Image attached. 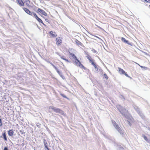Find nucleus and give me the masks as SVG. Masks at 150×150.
<instances>
[{
	"label": "nucleus",
	"instance_id": "f257e3e1",
	"mask_svg": "<svg viewBox=\"0 0 150 150\" xmlns=\"http://www.w3.org/2000/svg\"><path fill=\"white\" fill-rule=\"evenodd\" d=\"M23 10L28 14L32 16L33 14L34 17L37 20L39 23H41L42 24L45 25L42 20L39 18L35 13L34 12L32 13L28 9L26 8H23Z\"/></svg>",
	"mask_w": 150,
	"mask_h": 150
},
{
	"label": "nucleus",
	"instance_id": "f03ea898",
	"mask_svg": "<svg viewBox=\"0 0 150 150\" xmlns=\"http://www.w3.org/2000/svg\"><path fill=\"white\" fill-rule=\"evenodd\" d=\"M86 57L87 58L89 61V62L91 63L95 68H97L96 65L95 63L94 62V61L91 57L88 54V53H86Z\"/></svg>",
	"mask_w": 150,
	"mask_h": 150
},
{
	"label": "nucleus",
	"instance_id": "7ed1b4c3",
	"mask_svg": "<svg viewBox=\"0 0 150 150\" xmlns=\"http://www.w3.org/2000/svg\"><path fill=\"white\" fill-rule=\"evenodd\" d=\"M75 64L77 66H78L81 68L85 69V67L81 64V62L77 59L75 60L74 62Z\"/></svg>",
	"mask_w": 150,
	"mask_h": 150
},
{
	"label": "nucleus",
	"instance_id": "20e7f679",
	"mask_svg": "<svg viewBox=\"0 0 150 150\" xmlns=\"http://www.w3.org/2000/svg\"><path fill=\"white\" fill-rule=\"evenodd\" d=\"M37 12L40 15V14H42L45 16H47V13H46L44 10L40 8H38L37 10Z\"/></svg>",
	"mask_w": 150,
	"mask_h": 150
},
{
	"label": "nucleus",
	"instance_id": "39448f33",
	"mask_svg": "<svg viewBox=\"0 0 150 150\" xmlns=\"http://www.w3.org/2000/svg\"><path fill=\"white\" fill-rule=\"evenodd\" d=\"M62 38L60 37L57 38L55 39L56 44L57 46H59L61 45L62 42Z\"/></svg>",
	"mask_w": 150,
	"mask_h": 150
},
{
	"label": "nucleus",
	"instance_id": "423d86ee",
	"mask_svg": "<svg viewBox=\"0 0 150 150\" xmlns=\"http://www.w3.org/2000/svg\"><path fill=\"white\" fill-rule=\"evenodd\" d=\"M118 72L120 74H124L127 77H129V76L123 69L120 67H118Z\"/></svg>",
	"mask_w": 150,
	"mask_h": 150
},
{
	"label": "nucleus",
	"instance_id": "0eeeda50",
	"mask_svg": "<svg viewBox=\"0 0 150 150\" xmlns=\"http://www.w3.org/2000/svg\"><path fill=\"white\" fill-rule=\"evenodd\" d=\"M115 129L120 133L121 134H122L123 133V130L117 124L114 127Z\"/></svg>",
	"mask_w": 150,
	"mask_h": 150
},
{
	"label": "nucleus",
	"instance_id": "6e6552de",
	"mask_svg": "<svg viewBox=\"0 0 150 150\" xmlns=\"http://www.w3.org/2000/svg\"><path fill=\"white\" fill-rule=\"evenodd\" d=\"M16 1L17 4L20 6H24V3L22 0H17Z\"/></svg>",
	"mask_w": 150,
	"mask_h": 150
},
{
	"label": "nucleus",
	"instance_id": "1a4fd4ad",
	"mask_svg": "<svg viewBox=\"0 0 150 150\" xmlns=\"http://www.w3.org/2000/svg\"><path fill=\"white\" fill-rule=\"evenodd\" d=\"M14 132L13 129H10L8 131V134L9 137H12L14 134Z\"/></svg>",
	"mask_w": 150,
	"mask_h": 150
},
{
	"label": "nucleus",
	"instance_id": "9d476101",
	"mask_svg": "<svg viewBox=\"0 0 150 150\" xmlns=\"http://www.w3.org/2000/svg\"><path fill=\"white\" fill-rule=\"evenodd\" d=\"M52 109L55 112L57 113H60L61 111H62L60 109L57 108H55L53 107L52 108Z\"/></svg>",
	"mask_w": 150,
	"mask_h": 150
},
{
	"label": "nucleus",
	"instance_id": "9b49d317",
	"mask_svg": "<svg viewBox=\"0 0 150 150\" xmlns=\"http://www.w3.org/2000/svg\"><path fill=\"white\" fill-rule=\"evenodd\" d=\"M49 33L52 37L55 38L57 36V35L55 32L51 31Z\"/></svg>",
	"mask_w": 150,
	"mask_h": 150
},
{
	"label": "nucleus",
	"instance_id": "f8f14e48",
	"mask_svg": "<svg viewBox=\"0 0 150 150\" xmlns=\"http://www.w3.org/2000/svg\"><path fill=\"white\" fill-rule=\"evenodd\" d=\"M24 2L25 5L28 6H30V2L29 0H23Z\"/></svg>",
	"mask_w": 150,
	"mask_h": 150
},
{
	"label": "nucleus",
	"instance_id": "ddd939ff",
	"mask_svg": "<svg viewBox=\"0 0 150 150\" xmlns=\"http://www.w3.org/2000/svg\"><path fill=\"white\" fill-rule=\"evenodd\" d=\"M121 40L122 42L124 43H127L128 45H130V43L129 42V41L128 40H126L125 38L123 37L121 38Z\"/></svg>",
	"mask_w": 150,
	"mask_h": 150
},
{
	"label": "nucleus",
	"instance_id": "4468645a",
	"mask_svg": "<svg viewBox=\"0 0 150 150\" xmlns=\"http://www.w3.org/2000/svg\"><path fill=\"white\" fill-rule=\"evenodd\" d=\"M4 139L5 141H6L7 140V137L6 135V132H4L2 134Z\"/></svg>",
	"mask_w": 150,
	"mask_h": 150
},
{
	"label": "nucleus",
	"instance_id": "2eb2a0df",
	"mask_svg": "<svg viewBox=\"0 0 150 150\" xmlns=\"http://www.w3.org/2000/svg\"><path fill=\"white\" fill-rule=\"evenodd\" d=\"M69 54L70 55V56L73 58V59H74V60L76 59H77V57L75 55V54H74L69 53Z\"/></svg>",
	"mask_w": 150,
	"mask_h": 150
},
{
	"label": "nucleus",
	"instance_id": "dca6fc26",
	"mask_svg": "<svg viewBox=\"0 0 150 150\" xmlns=\"http://www.w3.org/2000/svg\"><path fill=\"white\" fill-rule=\"evenodd\" d=\"M44 145L45 146V148H46L47 150H50L49 148L47 146V143L46 142L45 140H44Z\"/></svg>",
	"mask_w": 150,
	"mask_h": 150
},
{
	"label": "nucleus",
	"instance_id": "f3484780",
	"mask_svg": "<svg viewBox=\"0 0 150 150\" xmlns=\"http://www.w3.org/2000/svg\"><path fill=\"white\" fill-rule=\"evenodd\" d=\"M50 64H51V65L52 66V67L55 69V70H57V72L59 73V71L57 68L53 64H52V63H50Z\"/></svg>",
	"mask_w": 150,
	"mask_h": 150
},
{
	"label": "nucleus",
	"instance_id": "a211bd4d",
	"mask_svg": "<svg viewBox=\"0 0 150 150\" xmlns=\"http://www.w3.org/2000/svg\"><path fill=\"white\" fill-rule=\"evenodd\" d=\"M76 44L77 45H79L82 46V43L81 42H80V41H78V40H76Z\"/></svg>",
	"mask_w": 150,
	"mask_h": 150
},
{
	"label": "nucleus",
	"instance_id": "6ab92c4d",
	"mask_svg": "<svg viewBox=\"0 0 150 150\" xmlns=\"http://www.w3.org/2000/svg\"><path fill=\"white\" fill-rule=\"evenodd\" d=\"M138 64L141 68L143 69L144 70H146L148 68L146 67H143L142 66H141L140 65H139V64Z\"/></svg>",
	"mask_w": 150,
	"mask_h": 150
},
{
	"label": "nucleus",
	"instance_id": "aec40b11",
	"mask_svg": "<svg viewBox=\"0 0 150 150\" xmlns=\"http://www.w3.org/2000/svg\"><path fill=\"white\" fill-rule=\"evenodd\" d=\"M61 58L62 59H63L65 60V61H66L67 62H69V60L67 59H66L64 58V56H61Z\"/></svg>",
	"mask_w": 150,
	"mask_h": 150
},
{
	"label": "nucleus",
	"instance_id": "412c9836",
	"mask_svg": "<svg viewBox=\"0 0 150 150\" xmlns=\"http://www.w3.org/2000/svg\"><path fill=\"white\" fill-rule=\"evenodd\" d=\"M125 111V109L124 108H123V109L122 110V111L120 110V112L122 115H125L124 111Z\"/></svg>",
	"mask_w": 150,
	"mask_h": 150
},
{
	"label": "nucleus",
	"instance_id": "4be33fe9",
	"mask_svg": "<svg viewBox=\"0 0 150 150\" xmlns=\"http://www.w3.org/2000/svg\"><path fill=\"white\" fill-rule=\"evenodd\" d=\"M104 76V78H105L106 79H108V76H107V74H103Z\"/></svg>",
	"mask_w": 150,
	"mask_h": 150
},
{
	"label": "nucleus",
	"instance_id": "5701e85b",
	"mask_svg": "<svg viewBox=\"0 0 150 150\" xmlns=\"http://www.w3.org/2000/svg\"><path fill=\"white\" fill-rule=\"evenodd\" d=\"M112 123L113 124V125L114 127H115L116 125H117L116 123L114 121H112Z\"/></svg>",
	"mask_w": 150,
	"mask_h": 150
},
{
	"label": "nucleus",
	"instance_id": "b1692460",
	"mask_svg": "<svg viewBox=\"0 0 150 150\" xmlns=\"http://www.w3.org/2000/svg\"><path fill=\"white\" fill-rule=\"evenodd\" d=\"M143 137H144V139L146 141H148V138H147V137H146V136H143Z\"/></svg>",
	"mask_w": 150,
	"mask_h": 150
},
{
	"label": "nucleus",
	"instance_id": "393cba45",
	"mask_svg": "<svg viewBox=\"0 0 150 150\" xmlns=\"http://www.w3.org/2000/svg\"><path fill=\"white\" fill-rule=\"evenodd\" d=\"M63 97L66 98H67V97L64 94L61 93L60 94Z\"/></svg>",
	"mask_w": 150,
	"mask_h": 150
},
{
	"label": "nucleus",
	"instance_id": "a878e982",
	"mask_svg": "<svg viewBox=\"0 0 150 150\" xmlns=\"http://www.w3.org/2000/svg\"><path fill=\"white\" fill-rule=\"evenodd\" d=\"M2 125L1 120V119L0 118V126H1Z\"/></svg>",
	"mask_w": 150,
	"mask_h": 150
},
{
	"label": "nucleus",
	"instance_id": "bb28decb",
	"mask_svg": "<svg viewBox=\"0 0 150 150\" xmlns=\"http://www.w3.org/2000/svg\"><path fill=\"white\" fill-rule=\"evenodd\" d=\"M144 0L148 3H150V0Z\"/></svg>",
	"mask_w": 150,
	"mask_h": 150
},
{
	"label": "nucleus",
	"instance_id": "cd10ccee",
	"mask_svg": "<svg viewBox=\"0 0 150 150\" xmlns=\"http://www.w3.org/2000/svg\"><path fill=\"white\" fill-rule=\"evenodd\" d=\"M4 150H8V148L7 147H5L4 148Z\"/></svg>",
	"mask_w": 150,
	"mask_h": 150
},
{
	"label": "nucleus",
	"instance_id": "c85d7f7f",
	"mask_svg": "<svg viewBox=\"0 0 150 150\" xmlns=\"http://www.w3.org/2000/svg\"><path fill=\"white\" fill-rule=\"evenodd\" d=\"M45 20L46 21H47V22H48V19H47L45 18Z\"/></svg>",
	"mask_w": 150,
	"mask_h": 150
},
{
	"label": "nucleus",
	"instance_id": "c756f323",
	"mask_svg": "<svg viewBox=\"0 0 150 150\" xmlns=\"http://www.w3.org/2000/svg\"><path fill=\"white\" fill-rule=\"evenodd\" d=\"M93 51L94 52H96V51L95 50H93Z\"/></svg>",
	"mask_w": 150,
	"mask_h": 150
},
{
	"label": "nucleus",
	"instance_id": "7c9ffc66",
	"mask_svg": "<svg viewBox=\"0 0 150 150\" xmlns=\"http://www.w3.org/2000/svg\"><path fill=\"white\" fill-rule=\"evenodd\" d=\"M149 6H150V5Z\"/></svg>",
	"mask_w": 150,
	"mask_h": 150
}]
</instances>
